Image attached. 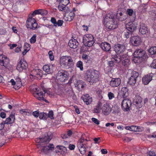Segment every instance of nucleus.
<instances>
[{"mask_svg":"<svg viewBox=\"0 0 156 156\" xmlns=\"http://www.w3.org/2000/svg\"><path fill=\"white\" fill-rule=\"evenodd\" d=\"M63 23V21L62 20H58L57 22L56 23V26H61L62 25Z\"/></svg>","mask_w":156,"mask_h":156,"instance_id":"nucleus-51","label":"nucleus"},{"mask_svg":"<svg viewBox=\"0 0 156 156\" xmlns=\"http://www.w3.org/2000/svg\"><path fill=\"white\" fill-rule=\"evenodd\" d=\"M128 95V89L126 87H124L122 88L121 91L119 93L117 98L120 100L121 98H126Z\"/></svg>","mask_w":156,"mask_h":156,"instance_id":"nucleus-12","label":"nucleus"},{"mask_svg":"<svg viewBox=\"0 0 156 156\" xmlns=\"http://www.w3.org/2000/svg\"><path fill=\"white\" fill-rule=\"evenodd\" d=\"M40 9L35 10L32 13V16H34L35 15L37 14H40Z\"/></svg>","mask_w":156,"mask_h":156,"instance_id":"nucleus-57","label":"nucleus"},{"mask_svg":"<svg viewBox=\"0 0 156 156\" xmlns=\"http://www.w3.org/2000/svg\"><path fill=\"white\" fill-rule=\"evenodd\" d=\"M45 91H44V93L40 90L39 91L36 93H34L33 95L35 97L39 100H44V97L45 93Z\"/></svg>","mask_w":156,"mask_h":156,"instance_id":"nucleus-20","label":"nucleus"},{"mask_svg":"<svg viewBox=\"0 0 156 156\" xmlns=\"http://www.w3.org/2000/svg\"><path fill=\"white\" fill-rule=\"evenodd\" d=\"M51 137L47 134L44 137L37 138L36 139L35 141L37 143H44V146H42V148L41 149V152L46 154L48 151H52L54 150V146L53 144H48L51 140Z\"/></svg>","mask_w":156,"mask_h":156,"instance_id":"nucleus-1","label":"nucleus"},{"mask_svg":"<svg viewBox=\"0 0 156 156\" xmlns=\"http://www.w3.org/2000/svg\"><path fill=\"white\" fill-rule=\"evenodd\" d=\"M68 45L70 48H76L79 45V43L75 39L70 40L69 41Z\"/></svg>","mask_w":156,"mask_h":156,"instance_id":"nucleus-27","label":"nucleus"},{"mask_svg":"<svg viewBox=\"0 0 156 156\" xmlns=\"http://www.w3.org/2000/svg\"><path fill=\"white\" fill-rule=\"evenodd\" d=\"M99 72L96 70L87 69L86 71L84 78L86 80L89 82H96L98 80Z\"/></svg>","mask_w":156,"mask_h":156,"instance_id":"nucleus-2","label":"nucleus"},{"mask_svg":"<svg viewBox=\"0 0 156 156\" xmlns=\"http://www.w3.org/2000/svg\"><path fill=\"white\" fill-rule=\"evenodd\" d=\"M67 94L69 97H71L74 95V93L72 89H69L67 91Z\"/></svg>","mask_w":156,"mask_h":156,"instance_id":"nucleus-45","label":"nucleus"},{"mask_svg":"<svg viewBox=\"0 0 156 156\" xmlns=\"http://www.w3.org/2000/svg\"><path fill=\"white\" fill-rule=\"evenodd\" d=\"M28 64L23 59H21L17 64L16 69L20 72L26 69L27 67Z\"/></svg>","mask_w":156,"mask_h":156,"instance_id":"nucleus-11","label":"nucleus"},{"mask_svg":"<svg viewBox=\"0 0 156 156\" xmlns=\"http://www.w3.org/2000/svg\"><path fill=\"white\" fill-rule=\"evenodd\" d=\"M33 114L35 117H37L38 116L39 117L40 113L36 111L34 112L33 113Z\"/></svg>","mask_w":156,"mask_h":156,"instance_id":"nucleus-63","label":"nucleus"},{"mask_svg":"<svg viewBox=\"0 0 156 156\" xmlns=\"http://www.w3.org/2000/svg\"><path fill=\"white\" fill-rule=\"evenodd\" d=\"M80 83V81H77V83L76 84L75 86L78 88H80V87L83 88V85Z\"/></svg>","mask_w":156,"mask_h":156,"instance_id":"nucleus-61","label":"nucleus"},{"mask_svg":"<svg viewBox=\"0 0 156 156\" xmlns=\"http://www.w3.org/2000/svg\"><path fill=\"white\" fill-rule=\"evenodd\" d=\"M83 42L85 46L89 47L92 46L94 42L93 36L90 34L84 35L83 37Z\"/></svg>","mask_w":156,"mask_h":156,"instance_id":"nucleus-5","label":"nucleus"},{"mask_svg":"<svg viewBox=\"0 0 156 156\" xmlns=\"http://www.w3.org/2000/svg\"><path fill=\"white\" fill-rule=\"evenodd\" d=\"M30 76L40 79L42 76V71L39 69H34L31 71Z\"/></svg>","mask_w":156,"mask_h":156,"instance_id":"nucleus-19","label":"nucleus"},{"mask_svg":"<svg viewBox=\"0 0 156 156\" xmlns=\"http://www.w3.org/2000/svg\"><path fill=\"white\" fill-rule=\"evenodd\" d=\"M87 141V140H84V138L82 136H81L78 143H81L82 144H84V143H86L85 142Z\"/></svg>","mask_w":156,"mask_h":156,"instance_id":"nucleus-59","label":"nucleus"},{"mask_svg":"<svg viewBox=\"0 0 156 156\" xmlns=\"http://www.w3.org/2000/svg\"><path fill=\"white\" fill-rule=\"evenodd\" d=\"M101 108L97 106H96L95 107L94 110L93 112L94 113H99L101 112Z\"/></svg>","mask_w":156,"mask_h":156,"instance_id":"nucleus-43","label":"nucleus"},{"mask_svg":"<svg viewBox=\"0 0 156 156\" xmlns=\"http://www.w3.org/2000/svg\"><path fill=\"white\" fill-rule=\"evenodd\" d=\"M132 33V32H125V37L126 38H129V37L130 36V35H131Z\"/></svg>","mask_w":156,"mask_h":156,"instance_id":"nucleus-53","label":"nucleus"},{"mask_svg":"<svg viewBox=\"0 0 156 156\" xmlns=\"http://www.w3.org/2000/svg\"><path fill=\"white\" fill-rule=\"evenodd\" d=\"M139 32L142 34H146L149 32V30L145 25L143 23H140Z\"/></svg>","mask_w":156,"mask_h":156,"instance_id":"nucleus-23","label":"nucleus"},{"mask_svg":"<svg viewBox=\"0 0 156 156\" xmlns=\"http://www.w3.org/2000/svg\"><path fill=\"white\" fill-rule=\"evenodd\" d=\"M130 61L128 59H125L122 61V65L124 66L127 67L129 64Z\"/></svg>","mask_w":156,"mask_h":156,"instance_id":"nucleus-41","label":"nucleus"},{"mask_svg":"<svg viewBox=\"0 0 156 156\" xmlns=\"http://www.w3.org/2000/svg\"><path fill=\"white\" fill-rule=\"evenodd\" d=\"M27 27L32 30L35 29L37 26V24L35 19L31 17L28 18L27 21Z\"/></svg>","mask_w":156,"mask_h":156,"instance_id":"nucleus-8","label":"nucleus"},{"mask_svg":"<svg viewBox=\"0 0 156 156\" xmlns=\"http://www.w3.org/2000/svg\"><path fill=\"white\" fill-rule=\"evenodd\" d=\"M9 118L11 119V121H12V122H13L15 120V113L12 112Z\"/></svg>","mask_w":156,"mask_h":156,"instance_id":"nucleus-47","label":"nucleus"},{"mask_svg":"<svg viewBox=\"0 0 156 156\" xmlns=\"http://www.w3.org/2000/svg\"><path fill=\"white\" fill-rule=\"evenodd\" d=\"M152 74H148L142 78V82L144 85H147L152 80Z\"/></svg>","mask_w":156,"mask_h":156,"instance_id":"nucleus-25","label":"nucleus"},{"mask_svg":"<svg viewBox=\"0 0 156 156\" xmlns=\"http://www.w3.org/2000/svg\"><path fill=\"white\" fill-rule=\"evenodd\" d=\"M60 64L62 68H70L73 66L74 62L73 58L68 55L63 56L60 57Z\"/></svg>","mask_w":156,"mask_h":156,"instance_id":"nucleus-4","label":"nucleus"},{"mask_svg":"<svg viewBox=\"0 0 156 156\" xmlns=\"http://www.w3.org/2000/svg\"><path fill=\"white\" fill-rule=\"evenodd\" d=\"M122 60V58L119 55H112L111 58V61L109 62V65L110 66H113L115 63H119Z\"/></svg>","mask_w":156,"mask_h":156,"instance_id":"nucleus-7","label":"nucleus"},{"mask_svg":"<svg viewBox=\"0 0 156 156\" xmlns=\"http://www.w3.org/2000/svg\"><path fill=\"white\" fill-rule=\"evenodd\" d=\"M147 156H156L155 153L153 151H149L147 153Z\"/></svg>","mask_w":156,"mask_h":156,"instance_id":"nucleus-55","label":"nucleus"},{"mask_svg":"<svg viewBox=\"0 0 156 156\" xmlns=\"http://www.w3.org/2000/svg\"><path fill=\"white\" fill-rule=\"evenodd\" d=\"M82 58L84 61L86 63H90L91 62L90 57L86 54H83L82 55Z\"/></svg>","mask_w":156,"mask_h":156,"instance_id":"nucleus-34","label":"nucleus"},{"mask_svg":"<svg viewBox=\"0 0 156 156\" xmlns=\"http://www.w3.org/2000/svg\"><path fill=\"white\" fill-rule=\"evenodd\" d=\"M91 120L94 123L97 125H99L100 124L99 121L96 118H92L91 119Z\"/></svg>","mask_w":156,"mask_h":156,"instance_id":"nucleus-52","label":"nucleus"},{"mask_svg":"<svg viewBox=\"0 0 156 156\" xmlns=\"http://www.w3.org/2000/svg\"><path fill=\"white\" fill-rule=\"evenodd\" d=\"M100 46L103 51L106 52L109 51L111 48L110 44L106 42H102Z\"/></svg>","mask_w":156,"mask_h":156,"instance_id":"nucleus-22","label":"nucleus"},{"mask_svg":"<svg viewBox=\"0 0 156 156\" xmlns=\"http://www.w3.org/2000/svg\"><path fill=\"white\" fill-rule=\"evenodd\" d=\"M30 89L31 91L32 90L34 92V93H37L38 91H39L40 90L39 89H38L37 88V87L35 85L31 86L30 87Z\"/></svg>","mask_w":156,"mask_h":156,"instance_id":"nucleus-38","label":"nucleus"},{"mask_svg":"<svg viewBox=\"0 0 156 156\" xmlns=\"http://www.w3.org/2000/svg\"><path fill=\"white\" fill-rule=\"evenodd\" d=\"M76 66L77 67L79 68L80 70H83V63L82 61H78L76 63Z\"/></svg>","mask_w":156,"mask_h":156,"instance_id":"nucleus-40","label":"nucleus"},{"mask_svg":"<svg viewBox=\"0 0 156 156\" xmlns=\"http://www.w3.org/2000/svg\"><path fill=\"white\" fill-rule=\"evenodd\" d=\"M111 19L110 18V20L106 22L105 25L107 29L109 30H113L117 27V23L113 19V16H111Z\"/></svg>","mask_w":156,"mask_h":156,"instance_id":"nucleus-9","label":"nucleus"},{"mask_svg":"<svg viewBox=\"0 0 156 156\" xmlns=\"http://www.w3.org/2000/svg\"><path fill=\"white\" fill-rule=\"evenodd\" d=\"M56 148H58L60 150H62L64 152H65L66 151V148L64 146L62 145H58L56 147Z\"/></svg>","mask_w":156,"mask_h":156,"instance_id":"nucleus-44","label":"nucleus"},{"mask_svg":"<svg viewBox=\"0 0 156 156\" xmlns=\"http://www.w3.org/2000/svg\"><path fill=\"white\" fill-rule=\"evenodd\" d=\"M62 5L66 6L69 3V0H61L60 1Z\"/></svg>","mask_w":156,"mask_h":156,"instance_id":"nucleus-46","label":"nucleus"},{"mask_svg":"<svg viewBox=\"0 0 156 156\" xmlns=\"http://www.w3.org/2000/svg\"><path fill=\"white\" fill-rule=\"evenodd\" d=\"M132 103L129 99H124L122 102L121 106L123 110L128 111L129 110L130 107Z\"/></svg>","mask_w":156,"mask_h":156,"instance_id":"nucleus-10","label":"nucleus"},{"mask_svg":"<svg viewBox=\"0 0 156 156\" xmlns=\"http://www.w3.org/2000/svg\"><path fill=\"white\" fill-rule=\"evenodd\" d=\"M131 41L133 45L137 46L139 45L141 42V38L138 36L132 37Z\"/></svg>","mask_w":156,"mask_h":156,"instance_id":"nucleus-18","label":"nucleus"},{"mask_svg":"<svg viewBox=\"0 0 156 156\" xmlns=\"http://www.w3.org/2000/svg\"><path fill=\"white\" fill-rule=\"evenodd\" d=\"M137 24L131 21L128 22L126 25V29L129 31L133 32L136 28Z\"/></svg>","mask_w":156,"mask_h":156,"instance_id":"nucleus-13","label":"nucleus"},{"mask_svg":"<svg viewBox=\"0 0 156 156\" xmlns=\"http://www.w3.org/2000/svg\"><path fill=\"white\" fill-rule=\"evenodd\" d=\"M24 51L23 52V54L24 55L30 49V45L29 44L26 43H25L24 46Z\"/></svg>","mask_w":156,"mask_h":156,"instance_id":"nucleus-35","label":"nucleus"},{"mask_svg":"<svg viewBox=\"0 0 156 156\" xmlns=\"http://www.w3.org/2000/svg\"><path fill=\"white\" fill-rule=\"evenodd\" d=\"M102 113L105 115H108L110 113L112 109L109 105L107 103L105 104L101 108Z\"/></svg>","mask_w":156,"mask_h":156,"instance_id":"nucleus-14","label":"nucleus"},{"mask_svg":"<svg viewBox=\"0 0 156 156\" xmlns=\"http://www.w3.org/2000/svg\"><path fill=\"white\" fill-rule=\"evenodd\" d=\"M16 86L15 87L16 89H18L22 86L21 80L19 77H17L16 79Z\"/></svg>","mask_w":156,"mask_h":156,"instance_id":"nucleus-31","label":"nucleus"},{"mask_svg":"<svg viewBox=\"0 0 156 156\" xmlns=\"http://www.w3.org/2000/svg\"><path fill=\"white\" fill-rule=\"evenodd\" d=\"M133 61L135 63H140L145 60L147 55L146 51L142 49H137L133 55Z\"/></svg>","mask_w":156,"mask_h":156,"instance_id":"nucleus-3","label":"nucleus"},{"mask_svg":"<svg viewBox=\"0 0 156 156\" xmlns=\"http://www.w3.org/2000/svg\"><path fill=\"white\" fill-rule=\"evenodd\" d=\"M147 5L146 4H143L140 5L138 8L139 11L140 12L143 13L145 12L146 10Z\"/></svg>","mask_w":156,"mask_h":156,"instance_id":"nucleus-33","label":"nucleus"},{"mask_svg":"<svg viewBox=\"0 0 156 156\" xmlns=\"http://www.w3.org/2000/svg\"><path fill=\"white\" fill-rule=\"evenodd\" d=\"M138 76L139 74L138 72L134 71H132L130 77L137 79Z\"/></svg>","mask_w":156,"mask_h":156,"instance_id":"nucleus-42","label":"nucleus"},{"mask_svg":"<svg viewBox=\"0 0 156 156\" xmlns=\"http://www.w3.org/2000/svg\"><path fill=\"white\" fill-rule=\"evenodd\" d=\"M136 78L130 77L128 83L129 84L133 86L136 82Z\"/></svg>","mask_w":156,"mask_h":156,"instance_id":"nucleus-36","label":"nucleus"},{"mask_svg":"<svg viewBox=\"0 0 156 156\" xmlns=\"http://www.w3.org/2000/svg\"><path fill=\"white\" fill-rule=\"evenodd\" d=\"M125 129L127 130L134 131H138L139 129V127L134 126H126Z\"/></svg>","mask_w":156,"mask_h":156,"instance_id":"nucleus-32","label":"nucleus"},{"mask_svg":"<svg viewBox=\"0 0 156 156\" xmlns=\"http://www.w3.org/2000/svg\"><path fill=\"white\" fill-rule=\"evenodd\" d=\"M75 16L74 12L73 11H71L69 14H66L63 19L66 21H71L73 19Z\"/></svg>","mask_w":156,"mask_h":156,"instance_id":"nucleus-24","label":"nucleus"},{"mask_svg":"<svg viewBox=\"0 0 156 156\" xmlns=\"http://www.w3.org/2000/svg\"><path fill=\"white\" fill-rule=\"evenodd\" d=\"M11 119H9V117L7 118L6 119L5 121L4 122V123L5 124H11L13 122H12V121H11Z\"/></svg>","mask_w":156,"mask_h":156,"instance_id":"nucleus-58","label":"nucleus"},{"mask_svg":"<svg viewBox=\"0 0 156 156\" xmlns=\"http://www.w3.org/2000/svg\"><path fill=\"white\" fill-rule=\"evenodd\" d=\"M149 53L151 55L156 54V46L151 47L148 50Z\"/></svg>","mask_w":156,"mask_h":156,"instance_id":"nucleus-37","label":"nucleus"},{"mask_svg":"<svg viewBox=\"0 0 156 156\" xmlns=\"http://www.w3.org/2000/svg\"><path fill=\"white\" fill-rule=\"evenodd\" d=\"M48 13L47 11L46 10H44L40 9V14L44 16L46 15Z\"/></svg>","mask_w":156,"mask_h":156,"instance_id":"nucleus-56","label":"nucleus"},{"mask_svg":"<svg viewBox=\"0 0 156 156\" xmlns=\"http://www.w3.org/2000/svg\"><path fill=\"white\" fill-rule=\"evenodd\" d=\"M39 118L40 119H46L48 118L47 114L44 112L41 113L39 115Z\"/></svg>","mask_w":156,"mask_h":156,"instance_id":"nucleus-39","label":"nucleus"},{"mask_svg":"<svg viewBox=\"0 0 156 156\" xmlns=\"http://www.w3.org/2000/svg\"><path fill=\"white\" fill-rule=\"evenodd\" d=\"M68 78V75L67 73L63 70L58 71L56 74V79L61 82H65Z\"/></svg>","mask_w":156,"mask_h":156,"instance_id":"nucleus-6","label":"nucleus"},{"mask_svg":"<svg viewBox=\"0 0 156 156\" xmlns=\"http://www.w3.org/2000/svg\"><path fill=\"white\" fill-rule=\"evenodd\" d=\"M114 47L115 51L118 54L124 52L126 49L125 46L123 44H116Z\"/></svg>","mask_w":156,"mask_h":156,"instance_id":"nucleus-17","label":"nucleus"},{"mask_svg":"<svg viewBox=\"0 0 156 156\" xmlns=\"http://www.w3.org/2000/svg\"><path fill=\"white\" fill-rule=\"evenodd\" d=\"M43 70L47 74L52 73L53 72V65H45L43 67Z\"/></svg>","mask_w":156,"mask_h":156,"instance_id":"nucleus-26","label":"nucleus"},{"mask_svg":"<svg viewBox=\"0 0 156 156\" xmlns=\"http://www.w3.org/2000/svg\"><path fill=\"white\" fill-rule=\"evenodd\" d=\"M121 80L120 78H113L110 82V86L112 87H118L121 83Z\"/></svg>","mask_w":156,"mask_h":156,"instance_id":"nucleus-16","label":"nucleus"},{"mask_svg":"<svg viewBox=\"0 0 156 156\" xmlns=\"http://www.w3.org/2000/svg\"><path fill=\"white\" fill-rule=\"evenodd\" d=\"M0 64L2 66L6 67L9 64V59L5 55H0Z\"/></svg>","mask_w":156,"mask_h":156,"instance_id":"nucleus-15","label":"nucleus"},{"mask_svg":"<svg viewBox=\"0 0 156 156\" xmlns=\"http://www.w3.org/2000/svg\"><path fill=\"white\" fill-rule=\"evenodd\" d=\"M75 148V146L73 144H70L69 146V148L71 150H73Z\"/></svg>","mask_w":156,"mask_h":156,"instance_id":"nucleus-64","label":"nucleus"},{"mask_svg":"<svg viewBox=\"0 0 156 156\" xmlns=\"http://www.w3.org/2000/svg\"><path fill=\"white\" fill-rule=\"evenodd\" d=\"M51 22L53 23V25L55 27H56V23L57 22L56 20L54 18L52 17L51 18Z\"/></svg>","mask_w":156,"mask_h":156,"instance_id":"nucleus-54","label":"nucleus"},{"mask_svg":"<svg viewBox=\"0 0 156 156\" xmlns=\"http://www.w3.org/2000/svg\"><path fill=\"white\" fill-rule=\"evenodd\" d=\"M86 143L82 144L81 143H77V147L81 154H84L86 152Z\"/></svg>","mask_w":156,"mask_h":156,"instance_id":"nucleus-21","label":"nucleus"},{"mask_svg":"<svg viewBox=\"0 0 156 156\" xmlns=\"http://www.w3.org/2000/svg\"><path fill=\"white\" fill-rule=\"evenodd\" d=\"M128 14L131 16L130 20L134 21L136 18V16L135 13H133V10L132 9H128L127 11Z\"/></svg>","mask_w":156,"mask_h":156,"instance_id":"nucleus-29","label":"nucleus"},{"mask_svg":"<svg viewBox=\"0 0 156 156\" xmlns=\"http://www.w3.org/2000/svg\"><path fill=\"white\" fill-rule=\"evenodd\" d=\"M151 66L154 69H156V59L153 61L152 63L151 64Z\"/></svg>","mask_w":156,"mask_h":156,"instance_id":"nucleus-60","label":"nucleus"},{"mask_svg":"<svg viewBox=\"0 0 156 156\" xmlns=\"http://www.w3.org/2000/svg\"><path fill=\"white\" fill-rule=\"evenodd\" d=\"M116 17L119 21H122L126 19V16L124 15L122 12H120L117 13Z\"/></svg>","mask_w":156,"mask_h":156,"instance_id":"nucleus-30","label":"nucleus"},{"mask_svg":"<svg viewBox=\"0 0 156 156\" xmlns=\"http://www.w3.org/2000/svg\"><path fill=\"white\" fill-rule=\"evenodd\" d=\"M108 96L109 100H111L115 97V95L112 92H109L108 94Z\"/></svg>","mask_w":156,"mask_h":156,"instance_id":"nucleus-50","label":"nucleus"},{"mask_svg":"<svg viewBox=\"0 0 156 156\" xmlns=\"http://www.w3.org/2000/svg\"><path fill=\"white\" fill-rule=\"evenodd\" d=\"M27 110L26 109H22L20 111V112L21 114L24 115H26L27 113Z\"/></svg>","mask_w":156,"mask_h":156,"instance_id":"nucleus-62","label":"nucleus"},{"mask_svg":"<svg viewBox=\"0 0 156 156\" xmlns=\"http://www.w3.org/2000/svg\"><path fill=\"white\" fill-rule=\"evenodd\" d=\"M53 112L51 110L49 111L48 114H47L48 118H49L51 119H54L53 117Z\"/></svg>","mask_w":156,"mask_h":156,"instance_id":"nucleus-49","label":"nucleus"},{"mask_svg":"<svg viewBox=\"0 0 156 156\" xmlns=\"http://www.w3.org/2000/svg\"><path fill=\"white\" fill-rule=\"evenodd\" d=\"M82 98L87 105H89L92 101V98L87 94L82 96Z\"/></svg>","mask_w":156,"mask_h":156,"instance_id":"nucleus-28","label":"nucleus"},{"mask_svg":"<svg viewBox=\"0 0 156 156\" xmlns=\"http://www.w3.org/2000/svg\"><path fill=\"white\" fill-rule=\"evenodd\" d=\"M30 42L31 43H34L36 41V35L34 34L30 40Z\"/></svg>","mask_w":156,"mask_h":156,"instance_id":"nucleus-48","label":"nucleus"}]
</instances>
